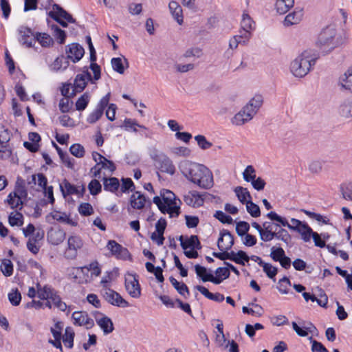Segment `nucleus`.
Masks as SVG:
<instances>
[{"mask_svg": "<svg viewBox=\"0 0 352 352\" xmlns=\"http://www.w3.org/2000/svg\"><path fill=\"white\" fill-rule=\"evenodd\" d=\"M125 289L129 296L134 298H138L141 296V287L138 277L136 274H128L125 276Z\"/></svg>", "mask_w": 352, "mask_h": 352, "instance_id": "1a4fd4ad", "label": "nucleus"}, {"mask_svg": "<svg viewBox=\"0 0 352 352\" xmlns=\"http://www.w3.org/2000/svg\"><path fill=\"white\" fill-rule=\"evenodd\" d=\"M38 41L43 47H47L54 43L53 39L46 33L36 32L35 34V42Z\"/></svg>", "mask_w": 352, "mask_h": 352, "instance_id": "a19ab883", "label": "nucleus"}, {"mask_svg": "<svg viewBox=\"0 0 352 352\" xmlns=\"http://www.w3.org/2000/svg\"><path fill=\"white\" fill-rule=\"evenodd\" d=\"M239 201L244 204L252 200V196L246 188L242 186H236L234 190Z\"/></svg>", "mask_w": 352, "mask_h": 352, "instance_id": "473e14b6", "label": "nucleus"}, {"mask_svg": "<svg viewBox=\"0 0 352 352\" xmlns=\"http://www.w3.org/2000/svg\"><path fill=\"white\" fill-rule=\"evenodd\" d=\"M66 58L73 63L79 61L85 54L84 48L78 43H72L66 47Z\"/></svg>", "mask_w": 352, "mask_h": 352, "instance_id": "dca6fc26", "label": "nucleus"}, {"mask_svg": "<svg viewBox=\"0 0 352 352\" xmlns=\"http://www.w3.org/2000/svg\"><path fill=\"white\" fill-rule=\"evenodd\" d=\"M89 69L93 73V76L89 74V84H96L101 77V68L97 63H90Z\"/></svg>", "mask_w": 352, "mask_h": 352, "instance_id": "c03bdc74", "label": "nucleus"}, {"mask_svg": "<svg viewBox=\"0 0 352 352\" xmlns=\"http://www.w3.org/2000/svg\"><path fill=\"white\" fill-rule=\"evenodd\" d=\"M8 222L11 226H21L23 224V215L19 212L11 213L8 217Z\"/></svg>", "mask_w": 352, "mask_h": 352, "instance_id": "680f3d73", "label": "nucleus"}, {"mask_svg": "<svg viewBox=\"0 0 352 352\" xmlns=\"http://www.w3.org/2000/svg\"><path fill=\"white\" fill-rule=\"evenodd\" d=\"M101 294L105 300L113 306L123 308L129 307V303L119 293L111 288L102 290Z\"/></svg>", "mask_w": 352, "mask_h": 352, "instance_id": "9d476101", "label": "nucleus"}, {"mask_svg": "<svg viewBox=\"0 0 352 352\" xmlns=\"http://www.w3.org/2000/svg\"><path fill=\"white\" fill-rule=\"evenodd\" d=\"M294 4V0H276L275 7L280 14L287 13Z\"/></svg>", "mask_w": 352, "mask_h": 352, "instance_id": "72a5a7b5", "label": "nucleus"}, {"mask_svg": "<svg viewBox=\"0 0 352 352\" xmlns=\"http://www.w3.org/2000/svg\"><path fill=\"white\" fill-rule=\"evenodd\" d=\"M239 44H241V42L237 36H233L231 37L229 40L228 48L224 52V56L226 58L232 57L234 54V50L237 49Z\"/></svg>", "mask_w": 352, "mask_h": 352, "instance_id": "79ce46f5", "label": "nucleus"}, {"mask_svg": "<svg viewBox=\"0 0 352 352\" xmlns=\"http://www.w3.org/2000/svg\"><path fill=\"white\" fill-rule=\"evenodd\" d=\"M341 116L349 118L352 117V100H346L340 107Z\"/></svg>", "mask_w": 352, "mask_h": 352, "instance_id": "de8ad7c7", "label": "nucleus"}, {"mask_svg": "<svg viewBox=\"0 0 352 352\" xmlns=\"http://www.w3.org/2000/svg\"><path fill=\"white\" fill-rule=\"evenodd\" d=\"M339 82L342 89L352 92V69H348L340 76Z\"/></svg>", "mask_w": 352, "mask_h": 352, "instance_id": "2f4dec72", "label": "nucleus"}, {"mask_svg": "<svg viewBox=\"0 0 352 352\" xmlns=\"http://www.w3.org/2000/svg\"><path fill=\"white\" fill-rule=\"evenodd\" d=\"M195 270L197 276L204 282L210 281L212 283L213 280H217L216 278H214V276L212 274L208 273L207 269L205 267L197 264L195 266Z\"/></svg>", "mask_w": 352, "mask_h": 352, "instance_id": "f704fd0d", "label": "nucleus"}, {"mask_svg": "<svg viewBox=\"0 0 352 352\" xmlns=\"http://www.w3.org/2000/svg\"><path fill=\"white\" fill-rule=\"evenodd\" d=\"M291 286V281L287 276H284L278 281V290L282 294H287L289 293V287Z\"/></svg>", "mask_w": 352, "mask_h": 352, "instance_id": "5fc2aeb1", "label": "nucleus"}, {"mask_svg": "<svg viewBox=\"0 0 352 352\" xmlns=\"http://www.w3.org/2000/svg\"><path fill=\"white\" fill-rule=\"evenodd\" d=\"M252 33V32L248 31V30H243V28H240L239 34L234 36L238 37V39L241 42V45H245L251 38Z\"/></svg>", "mask_w": 352, "mask_h": 352, "instance_id": "6e6d98bb", "label": "nucleus"}, {"mask_svg": "<svg viewBox=\"0 0 352 352\" xmlns=\"http://www.w3.org/2000/svg\"><path fill=\"white\" fill-rule=\"evenodd\" d=\"M118 276V270H113L111 271H107L104 275L102 276L100 283L103 288V290L109 289L111 287V283L116 279Z\"/></svg>", "mask_w": 352, "mask_h": 352, "instance_id": "7c9ffc66", "label": "nucleus"}, {"mask_svg": "<svg viewBox=\"0 0 352 352\" xmlns=\"http://www.w3.org/2000/svg\"><path fill=\"white\" fill-rule=\"evenodd\" d=\"M85 76H88V67H84L83 74H78L76 76L73 86V91L76 93L81 92L86 87Z\"/></svg>", "mask_w": 352, "mask_h": 352, "instance_id": "bb28decb", "label": "nucleus"}, {"mask_svg": "<svg viewBox=\"0 0 352 352\" xmlns=\"http://www.w3.org/2000/svg\"><path fill=\"white\" fill-rule=\"evenodd\" d=\"M38 297L41 300H45V307L49 309L57 308L60 311H65L67 306L65 302L61 300L57 292L50 285L41 287L37 285Z\"/></svg>", "mask_w": 352, "mask_h": 352, "instance_id": "20e7f679", "label": "nucleus"}, {"mask_svg": "<svg viewBox=\"0 0 352 352\" xmlns=\"http://www.w3.org/2000/svg\"><path fill=\"white\" fill-rule=\"evenodd\" d=\"M234 244V236L228 230H222L220 232V237L217 241L218 248L221 251L229 250Z\"/></svg>", "mask_w": 352, "mask_h": 352, "instance_id": "a211bd4d", "label": "nucleus"}, {"mask_svg": "<svg viewBox=\"0 0 352 352\" xmlns=\"http://www.w3.org/2000/svg\"><path fill=\"white\" fill-rule=\"evenodd\" d=\"M261 267L263 268V271L265 273L267 276L271 279L274 278L278 273V269L271 263L264 262Z\"/></svg>", "mask_w": 352, "mask_h": 352, "instance_id": "864d4df0", "label": "nucleus"}, {"mask_svg": "<svg viewBox=\"0 0 352 352\" xmlns=\"http://www.w3.org/2000/svg\"><path fill=\"white\" fill-rule=\"evenodd\" d=\"M49 16L58 22L61 26L65 28L67 23H74L75 19L72 16L58 4H54L52 10L49 12Z\"/></svg>", "mask_w": 352, "mask_h": 352, "instance_id": "0eeeda50", "label": "nucleus"}, {"mask_svg": "<svg viewBox=\"0 0 352 352\" xmlns=\"http://www.w3.org/2000/svg\"><path fill=\"white\" fill-rule=\"evenodd\" d=\"M1 272L5 276H10L13 273V265L8 259H4L2 262Z\"/></svg>", "mask_w": 352, "mask_h": 352, "instance_id": "774afa93", "label": "nucleus"}, {"mask_svg": "<svg viewBox=\"0 0 352 352\" xmlns=\"http://www.w3.org/2000/svg\"><path fill=\"white\" fill-rule=\"evenodd\" d=\"M69 65V62L66 57L60 56L57 57L52 65V68L54 70H59L60 69H66Z\"/></svg>", "mask_w": 352, "mask_h": 352, "instance_id": "8fccbe9b", "label": "nucleus"}, {"mask_svg": "<svg viewBox=\"0 0 352 352\" xmlns=\"http://www.w3.org/2000/svg\"><path fill=\"white\" fill-rule=\"evenodd\" d=\"M246 209L248 212L252 217H258L261 215V210L259 206L256 204L253 203L252 200L249 201L246 204Z\"/></svg>", "mask_w": 352, "mask_h": 352, "instance_id": "13d9d810", "label": "nucleus"}, {"mask_svg": "<svg viewBox=\"0 0 352 352\" xmlns=\"http://www.w3.org/2000/svg\"><path fill=\"white\" fill-rule=\"evenodd\" d=\"M154 165L157 169L162 173L173 175L175 172V167L172 161L166 155H154Z\"/></svg>", "mask_w": 352, "mask_h": 352, "instance_id": "f8f14e48", "label": "nucleus"}, {"mask_svg": "<svg viewBox=\"0 0 352 352\" xmlns=\"http://www.w3.org/2000/svg\"><path fill=\"white\" fill-rule=\"evenodd\" d=\"M179 240L181 243L182 248L184 250L188 248H197V249H199L201 248L200 242L197 235H191L190 237H186V239L181 235L179 237Z\"/></svg>", "mask_w": 352, "mask_h": 352, "instance_id": "b1692460", "label": "nucleus"}, {"mask_svg": "<svg viewBox=\"0 0 352 352\" xmlns=\"http://www.w3.org/2000/svg\"><path fill=\"white\" fill-rule=\"evenodd\" d=\"M6 202L10 206L11 208L15 209L18 208L19 206H22L23 200L20 199V197H17L16 196H14V195L10 193L7 197Z\"/></svg>", "mask_w": 352, "mask_h": 352, "instance_id": "bf43d9fd", "label": "nucleus"}, {"mask_svg": "<svg viewBox=\"0 0 352 352\" xmlns=\"http://www.w3.org/2000/svg\"><path fill=\"white\" fill-rule=\"evenodd\" d=\"M67 245L65 252V256L73 259L77 256L78 251L82 248L83 243L80 236H72L68 239Z\"/></svg>", "mask_w": 352, "mask_h": 352, "instance_id": "4468645a", "label": "nucleus"}, {"mask_svg": "<svg viewBox=\"0 0 352 352\" xmlns=\"http://www.w3.org/2000/svg\"><path fill=\"white\" fill-rule=\"evenodd\" d=\"M169 280L177 292L184 298H188L190 296V291L187 285L184 283H179L176 278L173 276L169 278Z\"/></svg>", "mask_w": 352, "mask_h": 352, "instance_id": "c756f323", "label": "nucleus"}, {"mask_svg": "<svg viewBox=\"0 0 352 352\" xmlns=\"http://www.w3.org/2000/svg\"><path fill=\"white\" fill-rule=\"evenodd\" d=\"M270 256L274 262H278L284 269L290 268L292 261L289 257L286 256L285 252L282 248L273 246L271 248Z\"/></svg>", "mask_w": 352, "mask_h": 352, "instance_id": "9b49d317", "label": "nucleus"}, {"mask_svg": "<svg viewBox=\"0 0 352 352\" xmlns=\"http://www.w3.org/2000/svg\"><path fill=\"white\" fill-rule=\"evenodd\" d=\"M263 103V96L260 94H256L250 100V101L244 107H245L246 110H249L250 113L254 116L259 109L261 107Z\"/></svg>", "mask_w": 352, "mask_h": 352, "instance_id": "4be33fe9", "label": "nucleus"}, {"mask_svg": "<svg viewBox=\"0 0 352 352\" xmlns=\"http://www.w3.org/2000/svg\"><path fill=\"white\" fill-rule=\"evenodd\" d=\"M299 234H300L302 239L304 241L307 242L311 239V235L313 233V230L311 228L307 223H304L302 225L296 230Z\"/></svg>", "mask_w": 352, "mask_h": 352, "instance_id": "49530a36", "label": "nucleus"}, {"mask_svg": "<svg viewBox=\"0 0 352 352\" xmlns=\"http://www.w3.org/2000/svg\"><path fill=\"white\" fill-rule=\"evenodd\" d=\"M50 217L54 220L63 224L70 225L72 226H77V222L71 219L65 212L56 210L53 211L50 214Z\"/></svg>", "mask_w": 352, "mask_h": 352, "instance_id": "393cba45", "label": "nucleus"}, {"mask_svg": "<svg viewBox=\"0 0 352 352\" xmlns=\"http://www.w3.org/2000/svg\"><path fill=\"white\" fill-rule=\"evenodd\" d=\"M97 324L102 329L104 333L107 334L113 331V324L111 320L107 316H102L96 320Z\"/></svg>", "mask_w": 352, "mask_h": 352, "instance_id": "c9c22d12", "label": "nucleus"}, {"mask_svg": "<svg viewBox=\"0 0 352 352\" xmlns=\"http://www.w3.org/2000/svg\"><path fill=\"white\" fill-rule=\"evenodd\" d=\"M302 212L309 217L316 220L318 222H322L323 224H329V219L327 217L322 216L319 213H316L306 210H302Z\"/></svg>", "mask_w": 352, "mask_h": 352, "instance_id": "4d7b16f0", "label": "nucleus"}, {"mask_svg": "<svg viewBox=\"0 0 352 352\" xmlns=\"http://www.w3.org/2000/svg\"><path fill=\"white\" fill-rule=\"evenodd\" d=\"M72 318L76 325L82 326L88 324V315L86 312L74 311L72 314Z\"/></svg>", "mask_w": 352, "mask_h": 352, "instance_id": "37998d69", "label": "nucleus"}, {"mask_svg": "<svg viewBox=\"0 0 352 352\" xmlns=\"http://www.w3.org/2000/svg\"><path fill=\"white\" fill-rule=\"evenodd\" d=\"M100 162L90 169V172L93 175L98 179L105 177L107 173H111L116 166L113 162L108 160L103 155H98Z\"/></svg>", "mask_w": 352, "mask_h": 352, "instance_id": "423d86ee", "label": "nucleus"}, {"mask_svg": "<svg viewBox=\"0 0 352 352\" xmlns=\"http://www.w3.org/2000/svg\"><path fill=\"white\" fill-rule=\"evenodd\" d=\"M64 327V324L61 321H57L54 327L50 329L51 333L54 338H62V331Z\"/></svg>", "mask_w": 352, "mask_h": 352, "instance_id": "69168bd1", "label": "nucleus"}, {"mask_svg": "<svg viewBox=\"0 0 352 352\" xmlns=\"http://www.w3.org/2000/svg\"><path fill=\"white\" fill-rule=\"evenodd\" d=\"M316 59L311 52L304 51L291 62L289 70L296 78H302L311 71Z\"/></svg>", "mask_w": 352, "mask_h": 352, "instance_id": "7ed1b4c3", "label": "nucleus"}, {"mask_svg": "<svg viewBox=\"0 0 352 352\" xmlns=\"http://www.w3.org/2000/svg\"><path fill=\"white\" fill-rule=\"evenodd\" d=\"M110 96L111 94L107 93L100 100L96 105V109L89 115V122H96L101 118V116L103 115L104 110L106 107H107L110 100Z\"/></svg>", "mask_w": 352, "mask_h": 352, "instance_id": "2eb2a0df", "label": "nucleus"}, {"mask_svg": "<svg viewBox=\"0 0 352 352\" xmlns=\"http://www.w3.org/2000/svg\"><path fill=\"white\" fill-rule=\"evenodd\" d=\"M121 181L122 184L120 186V195H122V193H126L134 190L135 185L131 178H122Z\"/></svg>", "mask_w": 352, "mask_h": 352, "instance_id": "09e8293b", "label": "nucleus"}, {"mask_svg": "<svg viewBox=\"0 0 352 352\" xmlns=\"http://www.w3.org/2000/svg\"><path fill=\"white\" fill-rule=\"evenodd\" d=\"M18 41L25 47H32L35 43V34L30 28L20 25L17 29Z\"/></svg>", "mask_w": 352, "mask_h": 352, "instance_id": "6e6552de", "label": "nucleus"}, {"mask_svg": "<svg viewBox=\"0 0 352 352\" xmlns=\"http://www.w3.org/2000/svg\"><path fill=\"white\" fill-rule=\"evenodd\" d=\"M107 247L118 258L126 260L130 256L127 248L122 247L114 240L109 241Z\"/></svg>", "mask_w": 352, "mask_h": 352, "instance_id": "6ab92c4d", "label": "nucleus"}, {"mask_svg": "<svg viewBox=\"0 0 352 352\" xmlns=\"http://www.w3.org/2000/svg\"><path fill=\"white\" fill-rule=\"evenodd\" d=\"M301 19V14L300 12H292L287 14L284 20V25L289 26L298 23Z\"/></svg>", "mask_w": 352, "mask_h": 352, "instance_id": "3c124183", "label": "nucleus"}, {"mask_svg": "<svg viewBox=\"0 0 352 352\" xmlns=\"http://www.w3.org/2000/svg\"><path fill=\"white\" fill-rule=\"evenodd\" d=\"M8 299L13 306H17L20 304L21 300V293L19 292L17 289H12L8 294Z\"/></svg>", "mask_w": 352, "mask_h": 352, "instance_id": "338daca9", "label": "nucleus"}, {"mask_svg": "<svg viewBox=\"0 0 352 352\" xmlns=\"http://www.w3.org/2000/svg\"><path fill=\"white\" fill-rule=\"evenodd\" d=\"M65 236V233L59 230H52L47 234V238L49 241L53 245H58L60 243Z\"/></svg>", "mask_w": 352, "mask_h": 352, "instance_id": "ea45409f", "label": "nucleus"}, {"mask_svg": "<svg viewBox=\"0 0 352 352\" xmlns=\"http://www.w3.org/2000/svg\"><path fill=\"white\" fill-rule=\"evenodd\" d=\"M254 116L249 110L243 107L239 112L234 115L232 119V123L234 125L241 126L250 121Z\"/></svg>", "mask_w": 352, "mask_h": 352, "instance_id": "aec40b11", "label": "nucleus"}, {"mask_svg": "<svg viewBox=\"0 0 352 352\" xmlns=\"http://www.w3.org/2000/svg\"><path fill=\"white\" fill-rule=\"evenodd\" d=\"M256 28L255 22L250 17L248 13L244 12L242 14L241 21V28L243 30H248V31L254 32Z\"/></svg>", "mask_w": 352, "mask_h": 352, "instance_id": "58836bf2", "label": "nucleus"}, {"mask_svg": "<svg viewBox=\"0 0 352 352\" xmlns=\"http://www.w3.org/2000/svg\"><path fill=\"white\" fill-rule=\"evenodd\" d=\"M0 153L16 154L14 138L10 131L0 125Z\"/></svg>", "mask_w": 352, "mask_h": 352, "instance_id": "39448f33", "label": "nucleus"}, {"mask_svg": "<svg viewBox=\"0 0 352 352\" xmlns=\"http://www.w3.org/2000/svg\"><path fill=\"white\" fill-rule=\"evenodd\" d=\"M10 193L14 195V196L20 197L22 200L26 199L28 197V191L25 188V181L21 177H18L14 186V190Z\"/></svg>", "mask_w": 352, "mask_h": 352, "instance_id": "cd10ccee", "label": "nucleus"}, {"mask_svg": "<svg viewBox=\"0 0 352 352\" xmlns=\"http://www.w3.org/2000/svg\"><path fill=\"white\" fill-rule=\"evenodd\" d=\"M100 179L103 180L104 190L116 193L117 195H120L119 188L120 186V184L118 178H106L105 177H102Z\"/></svg>", "mask_w": 352, "mask_h": 352, "instance_id": "412c9836", "label": "nucleus"}, {"mask_svg": "<svg viewBox=\"0 0 352 352\" xmlns=\"http://www.w3.org/2000/svg\"><path fill=\"white\" fill-rule=\"evenodd\" d=\"M124 63L128 65L127 60L124 58L123 59L120 57L113 58L111 60V64L113 69L120 74H122L124 72L125 67Z\"/></svg>", "mask_w": 352, "mask_h": 352, "instance_id": "e433bc0d", "label": "nucleus"}, {"mask_svg": "<svg viewBox=\"0 0 352 352\" xmlns=\"http://www.w3.org/2000/svg\"><path fill=\"white\" fill-rule=\"evenodd\" d=\"M168 8L173 19L178 24L182 25L184 22V16L181 6L177 1H171L168 4Z\"/></svg>", "mask_w": 352, "mask_h": 352, "instance_id": "5701e85b", "label": "nucleus"}, {"mask_svg": "<svg viewBox=\"0 0 352 352\" xmlns=\"http://www.w3.org/2000/svg\"><path fill=\"white\" fill-rule=\"evenodd\" d=\"M333 35L329 34L327 30L322 31L318 36V45L320 46L329 45L332 42Z\"/></svg>", "mask_w": 352, "mask_h": 352, "instance_id": "603ef678", "label": "nucleus"}, {"mask_svg": "<svg viewBox=\"0 0 352 352\" xmlns=\"http://www.w3.org/2000/svg\"><path fill=\"white\" fill-rule=\"evenodd\" d=\"M196 289L206 298L214 300L215 302H221L225 299V297L222 294H220L219 292L214 294L212 293L209 292L208 289L204 286L197 285L196 287Z\"/></svg>", "mask_w": 352, "mask_h": 352, "instance_id": "c85d7f7f", "label": "nucleus"}, {"mask_svg": "<svg viewBox=\"0 0 352 352\" xmlns=\"http://www.w3.org/2000/svg\"><path fill=\"white\" fill-rule=\"evenodd\" d=\"M59 186L60 190L64 197L72 195H76L78 197H81L83 196L85 191V187L83 185L81 186H76L72 184L66 179H63L60 183Z\"/></svg>", "mask_w": 352, "mask_h": 352, "instance_id": "ddd939ff", "label": "nucleus"}, {"mask_svg": "<svg viewBox=\"0 0 352 352\" xmlns=\"http://www.w3.org/2000/svg\"><path fill=\"white\" fill-rule=\"evenodd\" d=\"M267 217L272 221H276L279 222L281 226L284 227L290 228V223H288L286 219L279 216L276 212L271 211L267 214Z\"/></svg>", "mask_w": 352, "mask_h": 352, "instance_id": "0e129e2a", "label": "nucleus"}, {"mask_svg": "<svg viewBox=\"0 0 352 352\" xmlns=\"http://www.w3.org/2000/svg\"><path fill=\"white\" fill-rule=\"evenodd\" d=\"M216 276H214V278H216L217 280H213L212 283L219 285L225 279L229 278L230 275V272L229 271V268L224 267H219L215 270Z\"/></svg>", "mask_w": 352, "mask_h": 352, "instance_id": "4c0bfd02", "label": "nucleus"}, {"mask_svg": "<svg viewBox=\"0 0 352 352\" xmlns=\"http://www.w3.org/2000/svg\"><path fill=\"white\" fill-rule=\"evenodd\" d=\"M179 167L182 173L188 180L199 187L207 189L212 186V175L205 166L184 160L180 162Z\"/></svg>", "mask_w": 352, "mask_h": 352, "instance_id": "f257e3e1", "label": "nucleus"}, {"mask_svg": "<svg viewBox=\"0 0 352 352\" xmlns=\"http://www.w3.org/2000/svg\"><path fill=\"white\" fill-rule=\"evenodd\" d=\"M146 203V199L140 192L136 191L130 197V204L133 209L141 210Z\"/></svg>", "mask_w": 352, "mask_h": 352, "instance_id": "a878e982", "label": "nucleus"}, {"mask_svg": "<svg viewBox=\"0 0 352 352\" xmlns=\"http://www.w3.org/2000/svg\"><path fill=\"white\" fill-rule=\"evenodd\" d=\"M153 201L162 214H168L170 217H177L181 213L182 201L170 190L162 189Z\"/></svg>", "mask_w": 352, "mask_h": 352, "instance_id": "f03ea898", "label": "nucleus"}, {"mask_svg": "<svg viewBox=\"0 0 352 352\" xmlns=\"http://www.w3.org/2000/svg\"><path fill=\"white\" fill-rule=\"evenodd\" d=\"M85 272H88V267L84 266L76 269L75 278H79V283H84L87 282V275Z\"/></svg>", "mask_w": 352, "mask_h": 352, "instance_id": "052dcab7", "label": "nucleus"}, {"mask_svg": "<svg viewBox=\"0 0 352 352\" xmlns=\"http://www.w3.org/2000/svg\"><path fill=\"white\" fill-rule=\"evenodd\" d=\"M74 332L71 327H67L65 334L62 335L63 342L67 348H72L74 345Z\"/></svg>", "mask_w": 352, "mask_h": 352, "instance_id": "a18cd8bd", "label": "nucleus"}, {"mask_svg": "<svg viewBox=\"0 0 352 352\" xmlns=\"http://www.w3.org/2000/svg\"><path fill=\"white\" fill-rule=\"evenodd\" d=\"M89 272L91 278L98 277L101 274V265L98 261H95L89 263Z\"/></svg>", "mask_w": 352, "mask_h": 352, "instance_id": "e2e57ef3", "label": "nucleus"}, {"mask_svg": "<svg viewBox=\"0 0 352 352\" xmlns=\"http://www.w3.org/2000/svg\"><path fill=\"white\" fill-rule=\"evenodd\" d=\"M183 199L188 206L192 208H199L204 202L203 195L196 190L188 191L184 195Z\"/></svg>", "mask_w": 352, "mask_h": 352, "instance_id": "f3484780", "label": "nucleus"}]
</instances>
